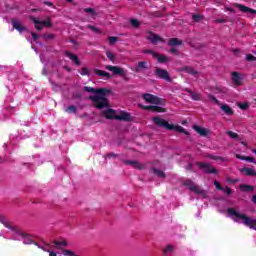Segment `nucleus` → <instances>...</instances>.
<instances>
[{"instance_id": "nucleus-48", "label": "nucleus", "mask_w": 256, "mask_h": 256, "mask_svg": "<svg viewBox=\"0 0 256 256\" xmlns=\"http://www.w3.org/2000/svg\"><path fill=\"white\" fill-rule=\"evenodd\" d=\"M195 184H193V181H191V180H186L185 182H184V186L185 187H189V189L191 190V187H193Z\"/></svg>"}, {"instance_id": "nucleus-20", "label": "nucleus", "mask_w": 256, "mask_h": 256, "mask_svg": "<svg viewBox=\"0 0 256 256\" xmlns=\"http://www.w3.org/2000/svg\"><path fill=\"white\" fill-rule=\"evenodd\" d=\"M193 129H194V131L199 133V135H201V137H207V135H209V130H207L205 128H201L200 126L194 125Z\"/></svg>"}, {"instance_id": "nucleus-17", "label": "nucleus", "mask_w": 256, "mask_h": 256, "mask_svg": "<svg viewBox=\"0 0 256 256\" xmlns=\"http://www.w3.org/2000/svg\"><path fill=\"white\" fill-rule=\"evenodd\" d=\"M148 41H151V43H153V45H157V43H164L165 40H163V38H161L159 35L155 34V33H150V36L148 37Z\"/></svg>"}, {"instance_id": "nucleus-18", "label": "nucleus", "mask_w": 256, "mask_h": 256, "mask_svg": "<svg viewBox=\"0 0 256 256\" xmlns=\"http://www.w3.org/2000/svg\"><path fill=\"white\" fill-rule=\"evenodd\" d=\"M0 223H2V225H4V227H6L7 229H11V231H15L17 233L18 231L17 227L8 223L7 218H5V216L0 215Z\"/></svg>"}, {"instance_id": "nucleus-31", "label": "nucleus", "mask_w": 256, "mask_h": 256, "mask_svg": "<svg viewBox=\"0 0 256 256\" xmlns=\"http://www.w3.org/2000/svg\"><path fill=\"white\" fill-rule=\"evenodd\" d=\"M175 251V246L168 244L165 248H163V255H171Z\"/></svg>"}, {"instance_id": "nucleus-4", "label": "nucleus", "mask_w": 256, "mask_h": 256, "mask_svg": "<svg viewBox=\"0 0 256 256\" xmlns=\"http://www.w3.org/2000/svg\"><path fill=\"white\" fill-rule=\"evenodd\" d=\"M154 75L157 79H162L163 81H167V83H171L173 79L171 78V74L166 69L156 67L154 70Z\"/></svg>"}, {"instance_id": "nucleus-8", "label": "nucleus", "mask_w": 256, "mask_h": 256, "mask_svg": "<svg viewBox=\"0 0 256 256\" xmlns=\"http://www.w3.org/2000/svg\"><path fill=\"white\" fill-rule=\"evenodd\" d=\"M106 69L107 71H112L114 75H119L120 77H123L124 81H127V78L125 77V69L119 66H111V65H107Z\"/></svg>"}, {"instance_id": "nucleus-2", "label": "nucleus", "mask_w": 256, "mask_h": 256, "mask_svg": "<svg viewBox=\"0 0 256 256\" xmlns=\"http://www.w3.org/2000/svg\"><path fill=\"white\" fill-rule=\"evenodd\" d=\"M152 122L156 127L160 129H166L167 131H177V133H184V135H189V132L185 130L182 126L169 124V122L159 116L153 117Z\"/></svg>"}, {"instance_id": "nucleus-30", "label": "nucleus", "mask_w": 256, "mask_h": 256, "mask_svg": "<svg viewBox=\"0 0 256 256\" xmlns=\"http://www.w3.org/2000/svg\"><path fill=\"white\" fill-rule=\"evenodd\" d=\"M240 191H243L244 193L255 191V187L247 184L240 185Z\"/></svg>"}, {"instance_id": "nucleus-15", "label": "nucleus", "mask_w": 256, "mask_h": 256, "mask_svg": "<svg viewBox=\"0 0 256 256\" xmlns=\"http://www.w3.org/2000/svg\"><path fill=\"white\" fill-rule=\"evenodd\" d=\"M145 69H149V66H147V61H139L134 68V72L143 73Z\"/></svg>"}, {"instance_id": "nucleus-28", "label": "nucleus", "mask_w": 256, "mask_h": 256, "mask_svg": "<svg viewBox=\"0 0 256 256\" xmlns=\"http://www.w3.org/2000/svg\"><path fill=\"white\" fill-rule=\"evenodd\" d=\"M184 91L186 93H189V95H190L191 99H193V101H199V99H201V95H199L198 93L193 92L189 88H185Z\"/></svg>"}, {"instance_id": "nucleus-53", "label": "nucleus", "mask_w": 256, "mask_h": 256, "mask_svg": "<svg viewBox=\"0 0 256 256\" xmlns=\"http://www.w3.org/2000/svg\"><path fill=\"white\" fill-rule=\"evenodd\" d=\"M245 161H248V163H255V158L251 156H246Z\"/></svg>"}, {"instance_id": "nucleus-52", "label": "nucleus", "mask_w": 256, "mask_h": 256, "mask_svg": "<svg viewBox=\"0 0 256 256\" xmlns=\"http://www.w3.org/2000/svg\"><path fill=\"white\" fill-rule=\"evenodd\" d=\"M222 191H225L226 195H231L233 193V190L228 186H226Z\"/></svg>"}, {"instance_id": "nucleus-19", "label": "nucleus", "mask_w": 256, "mask_h": 256, "mask_svg": "<svg viewBox=\"0 0 256 256\" xmlns=\"http://www.w3.org/2000/svg\"><path fill=\"white\" fill-rule=\"evenodd\" d=\"M179 71L188 73V75H193V77H195L196 75H199V72L195 69H193V67L191 66H184L179 68Z\"/></svg>"}, {"instance_id": "nucleus-57", "label": "nucleus", "mask_w": 256, "mask_h": 256, "mask_svg": "<svg viewBox=\"0 0 256 256\" xmlns=\"http://www.w3.org/2000/svg\"><path fill=\"white\" fill-rule=\"evenodd\" d=\"M235 157H236V159H240V161H245V159H246L247 156H243V155H240V154H236Z\"/></svg>"}, {"instance_id": "nucleus-51", "label": "nucleus", "mask_w": 256, "mask_h": 256, "mask_svg": "<svg viewBox=\"0 0 256 256\" xmlns=\"http://www.w3.org/2000/svg\"><path fill=\"white\" fill-rule=\"evenodd\" d=\"M43 38L46 40L55 39V34H44Z\"/></svg>"}, {"instance_id": "nucleus-3", "label": "nucleus", "mask_w": 256, "mask_h": 256, "mask_svg": "<svg viewBox=\"0 0 256 256\" xmlns=\"http://www.w3.org/2000/svg\"><path fill=\"white\" fill-rule=\"evenodd\" d=\"M88 99L94 103V107L96 109H105L109 107V99L107 98V95L103 94H96L93 96H89Z\"/></svg>"}, {"instance_id": "nucleus-29", "label": "nucleus", "mask_w": 256, "mask_h": 256, "mask_svg": "<svg viewBox=\"0 0 256 256\" xmlns=\"http://www.w3.org/2000/svg\"><path fill=\"white\" fill-rule=\"evenodd\" d=\"M95 75H98V77H106V79H111V74L109 72L99 70V69H94Z\"/></svg>"}, {"instance_id": "nucleus-32", "label": "nucleus", "mask_w": 256, "mask_h": 256, "mask_svg": "<svg viewBox=\"0 0 256 256\" xmlns=\"http://www.w3.org/2000/svg\"><path fill=\"white\" fill-rule=\"evenodd\" d=\"M190 191H193V193H196V195L203 194V190H201V188H199V186H195V185L190 187Z\"/></svg>"}, {"instance_id": "nucleus-61", "label": "nucleus", "mask_w": 256, "mask_h": 256, "mask_svg": "<svg viewBox=\"0 0 256 256\" xmlns=\"http://www.w3.org/2000/svg\"><path fill=\"white\" fill-rule=\"evenodd\" d=\"M191 169H193V164H192V163H189V164L186 166V171H191Z\"/></svg>"}, {"instance_id": "nucleus-23", "label": "nucleus", "mask_w": 256, "mask_h": 256, "mask_svg": "<svg viewBox=\"0 0 256 256\" xmlns=\"http://www.w3.org/2000/svg\"><path fill=\"white\" fill-rule=\"evenodd\" d=\"M241 173H245V175L247 177H255L256 176V172H255V169L254 168H242L241 170Z\"/></svg>"}, {"instance_id": "nucleus-64", "label": "nucleus", "mask_w": 256, "mask_h": 256, "mask_svg": "<svg viewBox=\"0 0 256 256\" xmlns=\"http://www.w3.org/2000/svg\"><path fill=\"white\" fill-rule=\"evenodd\" d=\"M252 202L256 204V195L252 196Z\"/></svg>"}, {"instance_id": "nucleus-40", "label": "nucleus", "mask_w": 256, "mask_h": 256, "mask_svg": "<svg viewBox=\"0 0 256 256\" xmlns=\"http://www.w3.org/2000/svg\"><path fill=\"white\" fill-rule=\"evenodd\" d=\"M226 135L230 136L231 139H239V134L233 132V131H227Z\"/></svg>"}, {"instance_id": "nucleus-39", "label": "nucleus", "mask_w": 256, "mask_h": 256, "mask_svg": "<svg viewBox=\"0 0 256 256\" xmlns=\"http://www.w3.org/2000/svg\"><path fill=\"white\" fill-rule=\"evenodd\" d=\"M41 25L43 27H52L51 18H48L47 20L40 21Z\"/></svg>"}, {"instance_id": "nucleus-58", "label": "nucleus", "mask_w": 256, "mask_h": 256, "mask_svg": "<svg viewBox=\"0 0 256 256\" xmlns=\"http://www.w3.org/2000/svg\"><path fill=\"white\" fill-rule=\"evenodd\" d=\"M215 90L218 92V93H225V89L221 88V87H216Z\"/></svg>"}, {"instance_id": "nucleus-36", "label": "nucleus", "mask_w": 256, "mask_h": 256, "mask_svg": "<svg viewBox=\"0 0 256 256\" xmlns=\"http://www.w3.org/2000/svg\"><path fill=\"white\" fill-rule=\"evenodd\" d=\"M208 99H210V101L216 105H221V102L213 94H208Z\"/></svg>"}, {"instance_id": "nucleus-38", "label": "nucleus", "mask_w": 256, "mask_h": 256, "mask_svg": "<svg viewBox=\"0 0 256 256\" xmlns=\"http://www.w3.org/2000/svg\"><path fill=\"white\" fill-rule=\"evenodd\" d=\"M239 109H242V111H247L249 109V103L243 102V103H238Z\"/></svg>"}, {"instance_id": "nucleus-59", "label": "nucleus", "mask_w": 256, "mask_h": 256, "mask_svg": "<svg viewBox=\"0 0 256 256\" xmlns=\"http://www.w3.org/2000/svg\"><path fill=\"white\" fill-rule=\"evenodd\" d=\"M216 23H227V20L223 19V18H218L216 20Z\"/></svg>"}, {"instance_id": "nucleus-22", "label": "nucleus", "mask_w": 256, "mask_h": 256, "mask_svg": "<svg viewBox=\"0 0 256 256\" xmlns=\"http://www.w3.org/2000/svg\"><path fill=\"white\" fill-rule=\"evenodd\" d=\"M168 45L170 47H177V46L183 45V40H180L179 38H170L168 40Z\"/></svg>"}, {"instance_id": "nucleus-56", "label": "nucleus", "mask_w": 256, "mask_h": 256, "mask_svg": "<svg viewBox=\"0 0 256 256\" xmlns=\"http://www.w3.org/2000/svg\"><path fill=\"white\" fill-rule=\"evenodd\" d=\"M170 53H172V55H179V52L177 51V48H175V47H172L170 49Z\"/></svg>"}, {"instance_id": "nucleus-37", "label": "nucleus", "mask_w": 256, "mask_h": 256, "mask_svg": "<svg viewBox=\"0 0 256 256\" xmlns=\"http://www.w3.org/2000/svg\"><path fill=\"white\" fill-rule=\"evenodd\" d=\"M106 57L111 61L112 63H115V54L111 51L106 52Z\"/></svg>"}, {"instance_id": "nucleus-14", "label": "nucleus", "mask_w": 256, "mask_h": 256, "mask_svg": "<svg viewBox=\"0 0 256 256\" xmlns=\"http://www.w3.org/2000/svg\"><path fill=\"white\" fill-rule=\"evenodd\" d=\"M122 163H124V165H130L134 169H139L140 171L141 169H145V166L136 160H122Z\"/></svg>"}, {"instance_id": "nucleus-33", "label": "nucleus", "mask_w": 256, "mask_h": 256, "mask_svg": "<svg viewBox=\"0 0 256 256\" xmlns=\"http://www.w3.org/2000/svg\"><path fill=\"white\" fill-rule=\"evenodd\" d=\"M130 25H132L134 29H139V27H141V22H139L137 19H131Z\"/></svg>"}, {"instance_id": "nucleus-10", "label": "nucleus", "mask_w": 256, "mask_h": 256, "mask_svg": "<svg viewBox=\"0 0 256 256\" xmlns=\"http://www.w3.org/2000/svg\"><path fill=\"white\" fill-rule=\"evenodd\" d=\"M115 119L116 121H133V117H131V114L125 111H120L119 115H116Z\"/></svg>"}, {"instance_id": "nucleus-44", "label": "nucleus", "mask_w": 256, "mask_h": 256, "mask_svg": "<svg viewBox=\"0 0 256 256\" xmlns=\"http://www.w3.org/2000/svg\"><path fill=\"white\" fill-rule=\"evenodd\" d=\"M144 53L146 55H152V57L155 59V57H157V52L153 51V50H144Z\"/></svg>"}, {"instance_id": "nucleus-13", "label": "nucleus", "mask_w": 256, "mask_h": 256, "mask_svg": "<svg viewBox=\"0 0 256 256\" xmlns=\"http://www.w3.org/2000/svg\"><path fill=\"white\" fill-rule=\"evenodd\" d=\"M13 29H16L19 33H23V31H27V27L23 26L19 20L12 18L11 19Z\"/></svg>"}, {"instance_id": "nucleus-63", "label": "nucleus", "mask_w": 256, "mask_h": 256, "mask_svg": "<svg viewBox=\"0 0 256 256\" xmlns=\"http://www.w3.org/2000/svg\"><path fill=\"white\" fill-rule=\"evenodd\" d=\"M49 256H57V253H55V251H51V252L49 253Z\"/></svg>"}, {"instance_id": "nucleus-24", "label": "nucleus", "mask_w": 256, "mask_h": 256, "mask_svg": "<svg viewBox=\"0 0 256 256\" xmlns=\"http://www.w3.org/2000/svg\"><path fill=\"white\" fill-rule=\"evenodd\" d=\"M154 59H157L158 63H169V61H171V59L168 56L161 55L159 53H156Z\"/></svg>"}, {"instance_id": "nucleus-45", "label": "nucleus", "mask_w": 256, "mask_h": 256, "mask_svg": "<svg viewBox=\"0 0 256 256\" xmlns=\"http://www.w3.org/2000/svg\"><path fill=\"white\" fill-rule=\"evenodd\" d=\"M54 245H56V247H61V245H63L64 247H67V242L66 241H54Z\"/></svg>"}, {"instance_id": "nucleus-49", "label": "nucleus", "mask_w": 256, "mask_h": 256, "mask_svg": "<svg viewBox=\"0 0 256 256\" xmlns=\"http://www.w3.org/2000/svg\"><path fill=\"white\" fill-rule=\"evenodd\" d=\"M116 157H119V154L110 153L106 155V159H115Z\"/></svg>"}, {"instance_id": "nucleus-27", "label": "nucleus", "mask_w": 256, "mask_h": 256, "mask_svg": "<svg viewBox=\"0 0 256 256\" xmlns=\"http://www.w3.org/2000/svg\"><path fill=\"white\" fill-rule=\"evenodd\" d=\"M30 19L34 23V27L37 31H42L43 30V24H41V21H39L35 16H30Z\"/></svg>"}, {"instance_id": "nucleus-62", "label": "nucleus", "mask_w": 256, "mask_h": 256, "mask_svg": "<svg viewBox=\"0 0 256 256\" xmlns=\"http://www.w3.org/2000/svg\"><path fill=\"white\" fill-rule=\"evenodd\" d=\"M44 5H47V7H53V2L44 1Z\"/></svg>"}, {"instance_id": "nucleus-43", "label": "nucleus", "mask_w": 256, "mask_h": 256, "mask_svg": "<svg viewBox=\"0 0 256 256\" xmlns=\"http://www.w3.org/2000/svg\"><path fill=\"white\" fill-rule=\"evenodd\" d=\"M246 61L251 63L253 61H256V57L253 54H247L246 55Z\"/></svg>"}, {"instance_id": "nucleus-11", "label": "nucleus", "mask_w": 256, "mask_h": 256, "mask_svg": "<svg viewBox=\"0 0 256 256\" xmlns=\"http://www.w3.org/2000/svg\"><path fill=\"white\" fill-rule=\"evenodd\" d=\"M232 83L236 87H241L243 85V77H241V74L239 72H232Z\"/></svg>"}, {"instance_id": "nucleus-47", "label": "nucleus", "mask_w": 256, "mask_h": 256, "mask_svg": "<svg viewBox=\"0 0 256 256\" xmlns=\"http://www.w3.org/2000/svg\"><path fill=\"white\" fill-rule=\"evenodd\" d=\"M192 19H193V21H195L196 23H199V21H201L202 17H201V15H199V14H194V15L192 16Z\"/></svg>"}, {"instance_id": "nucleus-16", "label": "nucleus", "mask_w": 256, "mask_h": 256, "mask_svg": "<svg viewBox=\"0 0 256 256\" xmlns=\"http://www.w3.org/2000/svg\"><path fill=\"white\" fill-rule=\"evenodd\" d=\"M65 55H66V57H68V59H71L72 62H73L77 67L81 66V61L79 60V56H77V55H75V54H73V53H71V52H69V51H66V52H65Z\"/></svg>"}, {"instance_id": "nucleus-35", "label": "nucleus", "mask_w": 256, "mask_h": 256, "mask_svg": "<svg viewBox=\"0 0 256 256\" xmlns=\"http://www.w3.org/2000/svg\"><path fill=\"white\" fill-rule=\"evenodd\" d=\"M80 75H82V77L89 76L91 75V71L89 70V68L83 67L81 69Z\"/></svg>"}, {"instance_id": "nucleus-54", "label": "nucleus", "mask_w": 256, "mask_h": 256, "mask_svg": "<svg viewBox=\"0 0 256 256\" xmlns=\"http://www.w3.org/2000/svg\"><path fill=\"white\" fill-rule=\"evenodd\" d=\"M207 157H208V159H212L213 161H219V156H215L213 154H209Z\"/></svg>"}, {"instance_id": "nucleus-6", "label": "nucleus", "mask_w": 256, "mask_h": 256, "mask_svg": "<svg viewBox=\"0 0 256 256\" xmlns=\"http://www.w3.org/2000/svg\"><path fill=\"white\" fill-rule=\"evenodd\" d=\"M84 91H86L87 93H94L96 95H111V89H107V88H93V87H89V86H84Z\"/></svg>"}, {"instance_id": "nucleus-1", "label": "nucleus", "mask_w": 256, "mask_h": 256, "mask_svg": "<svg viewBox=\"0 0 256 256\" xmlns=\"http://www.w3.org/2000/svg\"><path fill=\"white\" fill-rule=\"evenodd\" d=\"M227 213L228 215H230V217H233L232 219L236 223H239L240 219L243 225H245V227H248L249 229H253L254 231H256V219H253L246 214H241L237 212L235 208H228Z\"/></svg>"}, {"instance_id": "nucleus-9", "label": "nucleus", "mask_w": 256, "mask_h": 256, "mask_svg": "<svg viewBox=\"0 0 256 256\" xmlns=\"http://www.w3.org/2000/svg\"><path fill=\"white\" fill-rule=\"evenodd\" d=\"M142 109H144V111H151L152 113H165V111H167L165 108L160 107V106H140Z\"/></svg>"}, {"instance_id": "nucleus-34", "label": "nucleus", "mask_w": 256, "mask_h": 256, "mask_svg": "<svg viewBox=\"0 0 256 256\" xmlns=\"http://www.w3.org/2000/svg\"><path fill=\"white\" fill-rule=\"evenodd\" d=\"M66 113H77V107L75 105L68 106L65 110Z\"/></svg>"}, {"instance_id": "nucleus-25", "label": "nucleus", "mask_w": 256, "mask_h": 256, "mask_svg": "<svg viewBox=\"0 0 256 256\" xmlns=\"http://www.w3.org/2000/svg\"><path fill=\"white\" fill-rule=\"evenodd\" d=\"M150 173H153L154 175H157V177H160V179H165V177H167V175L165 174V172L155 168V167H152L150 169Z\"/></svg>"}, {"instance_id": "nucleus-7", "label": "nucleus", "mask_w": 256, "mask_h": 256, "mask_svg": "<svg viewBox=\"0 0 256 256\" xmlns=\"http://www.w3.org/2000/svg\"><path fill=\"white\" fill-rule=\"evenodd\" d=\"M142 99H144L146 103H152V105H161L162 103L161 98L149 93L143 94Z\"/></svg>"}, {"instance_id": "nucleus-21", "label": "nucleus", "mask_w": 256, "mask_h": 256, "mask_svg": "<svg viewBox=\"0 0 256 256\" xmlns=\"http://www.w3.org/2000/svg\"><path fill=\"white\" fill-rule=\"evenodd\" d=\"M220 109L225 113V115L235 114V111L233 110V108H231V106H229L228 104H223L222 106H220Z\"/></svg>"}, {"instance_id": "nucleus-42", "label": "nucleus", "mask_w": 256, "mask_h": 256, "mask_svg": "<svg viewBox=\"0 0 256 256\" xmlns=\"http://www.w3.org/2000/svg\"><path fill=\"white\" fill-rule=\"evenodd\" d=\"M108 41H109V45H115V43H117V37L109 36Z\"/></svg>"}, {"instance_id": "nucleus-50", "label": "nucleus", "mask_w": 256, "mask_h": 256, "mask_svg": "<svg viewBox=\"0 0 256 256\" xmlns=\"http://www.w3.org/2000/svg\"><path fill=\"white\" fill-rule=\"evenodd\" d=\"M84 13H90V15H95V9L93 8H85Z\"/></svg>"}, {"instance_id": "nucleus-5", "label": "nucleus", "mask_w": 256, "mask_h": 256, "mask_svg": "<svg viewBox=\"0 0 256 256\" xmlns=\"http://www.w3.org/2000/svg\"><path fill=\"white\" fill-rule=\"evenodd\" d=\"M196 166L208 175H217V169H215V167L211 166L209 163L196 162Z\"/></svg>"}, {"instance_id": "nucleus-55", "label": "nucleus", "mask_w": 256, "mask_h": 256, "mask_svg": "<svg viewBox=\"0 0 256 256\" xmlns=\"http://www.w3.org/2000/svg\"><path fill=\"white\" fill-rule=\"evenodd\" d=\"M31 35H32L33 41L37 42V40L39 39V34H37L35 32H31Z\"/></svg>"}, {"instance_id": "nucleus-12", "label": "nucleus", "mask_w": 256, "mask_h": 256, "mask_svg": "<svg viewBox=\"0 0 256 256\" xmlns=\"http://www.w3.org/2000/svg\"><path fill=\"white\" fill-rule=\"evenodd\" d=\"M234 7L239 9L242 13H250L251 15H255L256 10L253 8H249L243 4L240 3H234Z\"/></svg>"}, {"instance_id": "nucleus-60", "label": "nucleus", "mask_w": 256, "mask_h": 256, "mask_svg": "<svg viewBox=\"0 0 256 256\" xmlns=\"http://www.w3.org/2000/svg\"><path fill=\"white\" fill-rule=\"evenodd\" d=\"M225 9H226V11H230V13H235V9H233L229 6H226Z\"/></svg>"}, {"instance_id": "nucleus-46", "label": "nucleus", "mask_w": 256, "mask_h": 256, "mask_svg": "<svg viewBox=\"0 0 256 256\" xmlns=\"http://www.w3.org/2000/svg\"><path fill=\"white\" fill-rule=\"evenodd\" d=\"M88 29H90V31H93L94 33H101V31L99 30V28L92 26V25H88L87 26Z\"/></svg>"}, {"instance_id": "nucleus-41", "label": "nucleus", "mask_w": 256, "mask_h": 256, "mask_svg": "<svg viewBox=\"0 0 256 256\" xmlns=\"http://www.w3.org/2000/svg\"><path fill=\"white\" fill-rule=\"evenodd\" d=\"M214 186L216 187V189H218V191H225V188H223V186H221V183H219V181L217 180L214 181Z\"/></svg>"}, {"instance_id": "nucleus-26", "label": "nucleus", "mask_w": 256, "mask_h": 256, "mask_svg": "<svg viewBox=\"0 0 256 256\" xmlns=\"http://www.w3.org/2000/svg\"><path fill=\"white\" fill-rule=\"evenodd\" d=\"M103 115L104 117H106V119H115L117 117V115H115V110L109 108L106 111H103Z\"/></svg>"}]
</instances>
